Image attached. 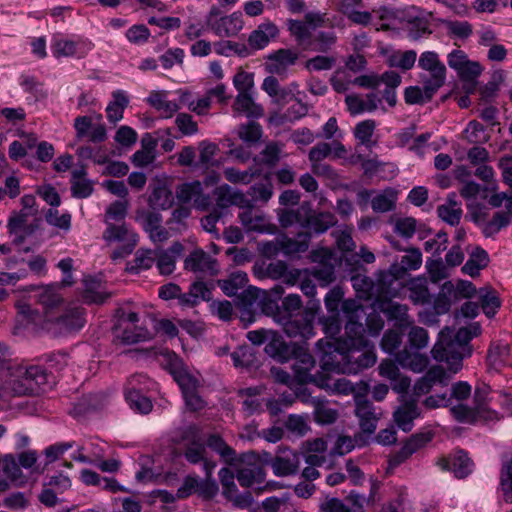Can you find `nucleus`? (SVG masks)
I'll list each match as a JSON object with an SVG mask.
<instances>
[{
	"label": "nucleus",
	"mask_w": 512,
	"mask_h": 512,
	"mask_svg": "<svg viewBox=\"0 0 512 512\" xmlns=\"http://www.w3.org/2000/svg\"><path fill=\"white\" fill-rule=\"evenodd\" d=\"M0 372L9 380L15 394H35L44 391L48 374L39 365H24L12 358L10 349L0 343Z\"/></svg>",
	"instance_id": "nucleus-1"
},
{
	"label": "nucleus",
	"mask_w": 512,
	"mask_h": 512,
	"mask_svg": "<svg viewBox=\"0 0 512 512\" xmlns=\"http://www.w3.org/2000/svg\"><path fill=\"white\" fill-rule=\"evenodd\" d=\"M479 331L478 325L463 327L457 331L450 327L443 328L431 351L433 358L446 362L452 373L458 372L462 368L463 358L471 354L469 342Z\"/></svg>",
	"instance_id": "nucleus-2"
},
{
	"label": "nucleus",
	"mask_w": 512,
	"mask_h": 512,
	"mask_svg": "<svg viewBox=\"0 0 512 512\" xmlns=\"http://www.w3.org/2000/svg\"><path fill=\"white\" fill-rule=\"evenodd\" d=\"M59 286L58 284H50L37 289L35 297L42 307V313L26 302L20 301L17 303V328L37 329L50 320L64 306V298L59 292Z\"/></svg>",
	"instance_id": "nucleus-3"
},
{
	"label": "nucleus",
	"mask_w": 512,
	"mask_h": 512,
	"mask_svg": "<svg viewBox=\"0 0 512 512\" xmlns=\"http://www.w3.org/2000/svg\"><path fill=\"white\" fill-rule=\"evenodd\" d=\"M277 216L283 228L299 225L315 234H322L337 223L333 213L316 212L309 203H303L297 208L278 209Z\"/></svg>",
	"instance_id": "nucleus-4"
},
{
	"label": "nucleus",
	"mask_w": 512,
	"mask_h": 512,
	"mask_svg": "<svg viewBox=\"0 0 512 512\" xmlns=\"http://www.w3.org/2000/svg\"><path fill=\"white\" fill-rule=\"evenodd\" d=\"M344 340L346 367L344 373L357 374L363 369L373 366L376 354L373 345L365 337V333L346 334Z\"/></svg>",
	"instance_id": "nucleus-5"
},
{
	"label": "nucleus",
	"mask_w": 512,
	"mask_h": 512,
	"mask_svg": "<svg viewBox=\"0 0 512 512\" xmlns=\"http://www.w3.org/2000/svg\"><path fill=\"white\" fill-rule=\"evenodd\" d=\"M418 67L422 70L419 81L425 87L426 98L431 99L445 84L447 69L435 51H424L418 58Z\"/></svg>",
	"instance_id": "nucleus-6"
},
{
	"label": "nucleus",
	"mask_w": 512,
	"mask_h": 512,
	"mask_svg": "<svg viewBox=\"0 0 512 512\" xmlns=\"http://www.w3.org/2000/svg\"><path fill=\"white\" fill-rule=\"evenodd\" d=\"M85 323L84 308L70 303L58 310L40 329L46 330L54 336H65L78 332Z\"/></svg>",
	"instance_id": "nucleus-7"
},
{
	"label": "nucleus",
	"mask_w": 512,
	"mask_h": 512,
	"mask_svg": "<svg viewBox=\"0 0 512 512\" xmlns=\"http://www.w3.org/2000/svg\"><path fill=\"white\" fill-rule=\"evenodd\" d=\"M183 441L185 459L191 464L201 463L205 475H212L216 464L207 458V449L198 427L195 425L187 427L183 434Z\"/></svg>",
	"instance_id": "nucleus-8"
},
{
	"label": "nucleus",
	"mask_w": 512,
	"mask_h": 512,
	"mask_svg": "<svg viewBox=\"0 0 512 512\" xmlns=\"http://www.w3.org/2000/svg\"><path fill=\"white\" fill-rule=\"evenodd\" d=\"M102 238L107 245H119L112 253L113 259L123 258L131 254L138 242V235L125 222L106 224Z\"/></svg>",
	"instance_id": "nucleus-9"
},
{
	"label": "nucleus",
	"mask_w": 512,
	"mask_h": 512,
	"mask_svg": "<svg viewBox=\"0 0 512 512\" xmlns=\"http://www.w3.org/2000/svg\"><path fill=\"white\" fill-rule=\"evenodd\" d=\"M314 366L315 361L312 355L306 350L300 349L292 364L296 381L299 383H313L319 388L330 387L329 375L321 372H317L316 374L311 373Z\"/></svg>",
	"instance_id": "nucleus-10"
},
{
	"label": "nucleus",
	"mask_w": 512,
	"mask_h": 512,
	"mask_svg": "<svg viewBox=\"0 0 512 512\" xmlns=\"http://www.w3.org/2000/svg\"><path fill=\"white\" fill-rule=\"evenodd\" d=\"M102 115L78 116L74 119L73 127L79 140L87 139L92 143H101L107 139V130L102 122Z\"/></svg>",
	"instance_id": "nucleus-11"
},
{
	"label": "nucleus",
	"mask_w": 512,
	"mask_h": 512,
	"mask_svg": "<svg viewBox=\"0 0 512 512\" xmlns=\"http://www.w3.org/2000/svg\"><path fill=\"white\" fill-rule=\"evenodd\" d=\"M92 43L80 38H68L55 35L51 41V52L54 57L82 58L92 50Z\"/></svg>",
	"instance_id": "nucleus-12"
},
{
	"label": "nucleus",
	"mask_w": 512,
	"mask_h": 512,
	"mask_svg": "<svg viewBox=\"0 0 512 512\" xmlns=\"http://www.w3.org/2000/svg\"><path fill=\"white\" fill-rule=\"evenodd\" d=\"M355 415L358 418L361 431L371 435L377 428L382 412L367 400L364 394H357L355 396Z\"/></svg>",
	"instance_id": "nucleus-13"
},
{
	"label": "nucleus",
	"mask_w": 512,
	"mask_h": 512,
	"mask_svg": "<svg viewBox=\"0 0 512 512\" xmlns=\"http://www.w3.org/2000/svg\"><path fill=\"white\" fill-rule=\"evenodd\" d=\"M28 478L23 473L16 456L6 454L0 459V492H4L11 485L23 486Z\"/></svg>",
	"instance_id": "nucleus-14"
},
{
	"label": "nucleus",
	"mask_w": 512,
	"mask_h": 512,
	"mask_svg": "<svg viewBox=\"0 0 512 512\" xmlns=\"http://www.w3.org/2000/svg\"><path fill=\"white\" fill-rule=\"evenodd\" d=\"M282 326L288 337L309 339L314 336L313 316L305 312L293 317H278L275 321Z\"/></svg>",
	"instance_id": "nucleus-15"
},
{
	"label": "nucleus",
	"mask_w": 512,
	"mask_h": 512,
	"mask_svg": "<svg viewBox=\"0 0 512 512\" xmlns=\"http://www.w3.org/2000/svg\"><path fill=\"white\" fill-rule=\"evenodd\" d=\"M302 307V300L298 294H289L283 300L281 306L270 298L262 300V311L273 318L274 321L278 317H293L297 316Z\"/></svg>",
	"instance_id": "nucleus-16"
},
{
	"label": "nucleus",
	"mask_w": 512,
	"mask_h": 512,
	"mask_svg": "<svg viewBox=\"0 0 512 512\" xmlns=\"http://www.w3.org/2000/svg\"><path fill=\"white\" fill-rule=\"evenodd\" d=\"M300 456L288 447H279L274 459L270 461L273 473L278 477L295 475L300 468Z\"/></svg>",
	"instance_id": "nucleus-17"
},
{
	"label": "nucleus",
	"mask_w": 512,
	"mask_h": 512,
	"mask_svg": "<svg viewBox=\"0 0 512 512\" xmlns=\"http://www.w3.org/2000/svg\"><path fill=\"white\" fill-rule=\"evenodd\" d=\"M320 361L322 369V371H320L321 373L326 375H328V372L345 374L343 369L346 367L345 346H341L340 343H338V346H335L334 344L327 342L323 349Z\"/></svg>",
	"instance_id": "nucleus-18"
},
{
	"label": "nucleus",
	"mask_w": 512,
	"mask_h": 512,
	"mask_svg": "<svg viewBox=\"0 0 512 512\" xmlns=\"http://www.w3.org/2000/svg\"><path fill=\"white\" fill-rule=\"evenodd\" d=\"M170 92L166 90H153L146 98V102L160 113L164 119L172 118L183 106L178 99H169Z\"/></svg>",
	"instance_id": "nucleus-19"
},
{
	"label": "nucleus",
	"mask_w": 512,
	"mask_h": 512,
	"mask_svg": "<svg viewBox=\"0 0 512 512\" xmlns=\"http://www.w3.org/2000/svg\"><path fill=\"white\" fill-rule=\"evenodd\" d=\"M419 417L421 410L415 398L403 400L393 412V420L403 432H410L414 427V420Z\"/></svg>",
	"instance_id": "nucleus-20"
},
{
	"label": "nucleus",
	"mask_w": 512,
	"mask_h": 512,
	"mask_svg": "<svg viewBox=\"0 0 512 512\" xmlns=\"http://www.w3.org/2000/svg\"><path fill=\"white\" fill-rule=\"evenodd\" d=\"M184 268L194 273L207 274L210 276L216 275L219 271L217 260L200 248L193 250L186 257Z\"/></svg>",
	"instance_id": "nucleus-21"
},
{
	"label": "nucleus",
	"mask_w": 512,
	"mask_h": 512,
	"mask_svg": "<svg viewBox=\"0 0 512 512\" xmlns=\"http://www.w3.org/2000/svg\"><path fill=\"white\" fill-rule=\"evenodd\" d=\"M254 453L245 455V464L237 471V480L242 487H252L264 482L266 473L263 467L255 463Z\"/></svg>",
	"instance_id": "nucleus-22"
},
{
	"label": "nucleus",
	"mask_w": 512,
	"mask_h": 512,
	"mask_svg": "<svg viewBox=\"0 0 512 512\" xmlns=\"http://www.w3.org/2000/svg\"><path fill=\"white\" fill-rule=\"evenodd\" d=\"M176 197L181 203L194 202L199 210H206L210 204V198L203 195L200 181L186 182L176 188Z\"/></svg>",
	"instance_id": "nucleus-23"
},
{
	"label": "nucleus",
	"mask_w": 512,
	"mask_h": 512,
	"mask_svg": "<svg viewBox=\"0 0 512 512\" xmlns=\"http://www.w3.org/2000/svg\"><path fill=\"white\" fill-rule=\"evenodd\" d=\"M216 201V209L223 213L225 209L232 205L240 208L250 205V200L239 190L233 189L227 184L215 188L213 192Z\"/></svg>",
	"instance_id": "nucleus-24"
},
{
	"label": "nucleus",
	"mask_w": 512,
	"mask_h": 512,
	"mask_svg": "<svg viewBox=\"0 0 512 512\" xmlns=\"http://www.w3.org/2000/svg\"><path fill=\"white\" fill-rule=\"evenodd\" d=\"M342 312L347 318L346 334L365 333V327L360 320L365 316L363 306L355 299H346L342 302Z\"/></svg>",
	"instance_id": "nucleus-25"
},
{
	"label": "nucleus",
	"mask_w": 512,
	"mask_h": 512,
	"mask_svg": "<svg viewBox=\"0 0 512 512\" xmlns=\"http://www.w3.org/2000/svg\"><path fill=\"white\" fill-rule=\"evenodd\" d=\"M447 375L440 365L432 366L424 376L417 380L413 387V394L410 398L418 400L419 397L431 391L436 384H445Z\"/></svg>",
	"instance_id": "nucleus-26"
},
{
	"label": "nucleus",
	"mask_w": 512,
	"mask_h": 512,
	"mask_svg": "<svg viewBox=\"0 0 512 512\" xmlns=\"http://www.w3.org/2000/svg\"><path fill=\"white\" fill-rule=\"evenodd\" d=\"M184 250L180 242H174L168 249H156L155 261L160 274L170 275L176 267V260Z\"/></svg>",
	"instance_id": "nucleus-27"
},
{
	"label": "nucleus",
	"mask_w": 512,
	"mask_h": 512,
	"mask_svg": "<svg viewBox=\"0 0 512 512\" xmlns=\"http://www.w3.org/2000/svg\"><path fill=\"white\" fill-rule=\"evenodd\" d=\"M298 54L290 49H279L270 54L267 59L266 68L271 74L286 76L287 69L294 65Z\"/></svg>",
	"instance_id": "nucleus-28"
},
{
	"label": "nucleus",
	"mask_w": 512,
	"mask_h": 512,
	"mask_svg": "<svg viewBox=\"0 0 512 512\" xmlns=\"http://www.w3.org/2000/svg\"><path fill=\"white\" fill-rule=\"evenodd\" d=\"M381 311L385 314L388 320L394 321L395 326L400 329H406L412 326L414 320L408 314V307L405 304H400L394 301H383L380 304Z\"/></svg>",
	"instance_id": "nucleus-29"
},
{
	"label": "nucleus",
	"mask_w": 512,
	"mask_h": 512,
	"mask_svg": "<svg viewBox=\"0 0 512 512\" xmlns=\"http://www.w3.org/2000/svg\"><path fill=\"white\" fill-rule=\"evenodd\" d=\"M309 241V232L299 233L298 239L283 235L276 239L275 247L277 251L282 252L286 256H294L305 252L308 249Z\"/></svg>",
	"instance_id": "nucleus-30"
},
{
	"label": "nucleus",
	"mask_w": 512,
	"mask_h": 512,
	"mask_svg": "<svg viewBox=\"0 0 512 512\" xmlns=\"http://www.w3.org/2000/svg\"><path fill=\"white\" fill-rule=\"evenodd\" d=\"M242 208L244 210L239 213L238 217L241 224L247 231H256L260 233L268 231L269 223L264 213L255 211L251 202L249 206H244Z\"/></svg>",
	"instance_id": "nucleus-31"
},
{
	"label": "nucleus",
	"mask_w": 512,
	"mask_h": 512,
	"mask_svg": "<svg viewBox=\"0 0 512 512\" xmlns=\"http://www.w3.org/2000/svg\"><path fill=\"white\" fill-rule=\"evenodd\" d=\"M243 25L242 13L236 11L216 21L213 30L220 37H231L237 35L242 30Z\"/></svg>",
	"instance_id": "nucleus-32"
},
{
	"label": "nucleus",
	"mask_w": 512,
	"mask_h": 512,
	"mask_svg": "<svg viewBox=\"0 0 512 512\" xmlns=\"http://www.w3.org/2000/svg\"><path fill=\"white\" fill-rule=\"evenodd\" d=\"M279 33L277 26L270 22H264L255 29L248 38L250 47L254 49H263Z\"/></svg>",
	"instance_id": "nucleus-33"
},
{
	"label": "nucleus",
	"mask_w": 512,
	"mask_h": 512,
	"mask_svg": "<svg viewBox=\"0 0 512 512\" xmlns=\"http://www.w3.org/2000/svg\"><path fill=\"white\" fill-rule=\"evenodd\" d=\"M437 214L439 218L451 226L459 224L463 210L461 208V203L456 199L455 193H450L445 203L438 206Z\"/></svg>",
	"instance_id": "nucleus-34"
},
{
	"label": "nucleus",
	"mask_w": 512,
	"mask_h": 512,
	"mask_svg": "<svg viewBox=\"0 0 512 512\" xmlns=\"http://www.w3.org/2000/svg\"><path fill=\"white\" fill-rule=\"evenodd\" d=\"M487 359L489 366L495 370H499L506 365H512L509 343L503 340L492 342Z\"/></svg>",
	"instance_id": "nucleus-35"
},
{
	"label": "nucleus",
	"mask_w": 512,
	"mask_h": 512,
	"mask_svg": "<svg viewBox=\"0 0 512 512\" xmlns=\"http://www.w3.org/2000/svg\"><path fill=\"white\" fill-rule=\"evenodd\" d=\"M254 92L238 93L233 110L237 113L244 114L248 118H259L264 114L261 105L254 101Z\"/></svg>",
	"instance_id": "nucleus-36"
},
{
	"label": "nucleus",
	"mask_w": 512,
	"mask_h": 512,
	"mask_svg": "<svg viewBox=\"0 0 512 512\" xmlns=\"http://www.w3.org/2000/svg\"><path fill=\"white\" fill-rule=\"evenodd\" d=\"M489 263L488 253L481 247H473L469 251V258L462 267V272L471 277L479 275L480 271L484 269Z\"/></svg>",
	"instance_id": "nucleus-37"
},
{
	"label": "nucleus",
	"mask_w": 512,
	"mask_h": 512,
	"mask_svg": "<svg viewBox=\"0 0 512 512\" xmlns=\"http://www.w3.org/2000/svg\"><path fill=\"white\" fill-rule=\"evenodd\" d=\"M396 361L403 368H408L416 373L422 372L429 364L427 356L406 348L397 353Z\"/></svg>",
	"instance_id": "nucleus-38"
},
{
	"label": "nucleus",
	"mask_w": 512,
	"mask_h": 512,
	"mask_svg": "<svg viewBox=\"0 0 512 512\" xmlns=\"http://www.w3.org/2000/svg\"><path fill=\"white\" fill-rule=\"evenodd\" d=\"M445 468L452 471L457 478H464L473 470V462L464 451H457L448 459L443 460Z\"/></svg>",
	"instance_id": "nucleus-39"
},
{
	"label": "nucleus",
	"mask_w": 512,
	"mask_h": 512,
	"mask_svg": "<svg viewBox=\"0 0 512 512\" xmlns=\"http://www.w3.org/2000/svg\"><path fill=\"white\" fill-rule=\"evenodd\" d=\"M265 352L278 362H286L295 353V350L281 336L273 334L265 346Z\"/></svg>",
	"instance_id": "nucleus-40"
},
{
	"label": "nucleus",
	"mask_w": 512,
	"mask_h": 512,
	"mask_svg": "<svg viewBox=\"0 0 512 512\" xmlns=\"http://www.w3.org/2000/svg\"><path fill=\"white\" fill-rule=\"evenodd\" d=\"M489 393L490 387L485 384L477 386L474 393L475 407L478 409L480 416L483 417V420L486 422H491L499 419L498 413L487 407Z\"/></svg>",
	"instance_id": "nucleus-41"
},
{
	"label": "nucleus",
	"mask_w": 512,
	"mask_h": 512,
	"mask_svg": "<svg viewBox=\"0 0 512 512\" xmlns=\"http://www.w3.org/2000/svg\"><path fill=\"white\" fill-rule=\"evenodd\" d=\"M113 100L106 107V116L109 122L117 123L123 118L124 110L129 104L126 93L122 90L114 91Z\"/></svg>",
	"instance_id": "nucleus-42"
},
{
	"label": "nucleus",
	"mask_w": 512,
	"mask_h": 512,
	"mask_svg": "<svg viewBox=\"0 0 512 512\" xmlns=\"http://www.w3.org/2000/svg\"><path fill=\"white\" fill-rule=\"evenodd\" d=\"M177 93L180 94V102H182L183 106H186L190 111L197 115H206L208 113L212 101L207 94L198 99H194L192 94L186 90H178Z\"/></svg>",
	"instance_id": "nucleus-43"
},
{
	"label": "nucleus",
	"mask_w": 512,
	"mask_h": 512,
	"mask_svg": "<svg viewBox=\"0 0 512 512\" xmlns=\"http://www.w3.org/2000/svg\"><path fill=\"white\" fill-rule=\"evenodd\" d=\"M155 263V251L151 249H139L135 253L133 261L126 264V271L138 274L142 270L150 269Z\"/></svg>",
	"instance_id": "nucleus-44"
},
{
	"label": "nucleus",
	"mask_w": 512,
	"mask_h": 512,
	"mask_svg": "<svg viewBox=\"0 0 512 512\" xmlns=\"http://www.w3.org/2000/svg\"><path fill=\"white\" fill-rule=\"evenodd\" d=\"M274 193L273 184L269 180L261 181L252 185L247 194L253 206L255 204L265 205L272 198Z\"/></svg>",
	"instance_id": "nucleus-45"
},
{
	"label": "nucleus",
	"mask_w": 512,
	"mask_h": 512,
	"mask_svg": "<svg viewBox=\"0 0 512 512\" xmlns=\"http://www.w3.org/2000/svg\"><path fill=\"white\" fill-rule=\"evenodd\" d=\"M248 282V276L243 271H236L227 279L218 280V286L227 296H234L240 289H243Z\"/></svg>",
	"instance_id": "nucleus-46"
},
{
	"label": "nucleus",
	"mask_w": 512,
	"mask_h": 512,
	"mask_svg": "<svg viewBox=\"0 0 512 512\" xmlns=\"http://www.w3.org/2000/svg\"><path fill=\"white\" fill-rule=\"evenodd\" d=\"M397 193L393 188H386L371 199V207L375 212L384 213L394 209Z\"/></svg>",
	"instance_id": "nucleus-47"
},
{
	"label": "nucleus",
	"mask_w": 512,
	"mask_h": 512,
	"mask_svg": "<svg viewBox=\"0 0 512 512\" xmlns=\"http://www.w3.org/2000/svg\"><path fill=\"white\" fill-rule=\"evenodd\" d=\"M329 384L330 387H325V390H329L335 393L340 394H350L352 393L354 397L357 394H362V391L364 394L368 391V384L367 383H360L357 385L352 384L350 381L346 380L345 378H340L335 381L332 380V378L329 376Z\"/></svg>",
	"instance_id": "nucleus-48"
},
{
	"label": "nucleus",
	"mask_w": 512,
	"mask_h": 512,
	"mask_svg": "<svg viewBox=\"0 0 512 512\" xmlns=\"http://www.w3.org/2000/svg\"><path fill=\"white\" fill-rule=\"evenodd\" d=\"M409 299L416 305H424L430 303L431 296L425 279H413L408 286Z\"/></svg>",
	"instance_id": "nucleus-49"
},
{
	"label": "nucleus",
	"mask_w": 512,
	"mask_h": 512,
	"mask_svg": "<svg viewBox=\"0 0 512 512\" xmlns=\"http://www.w3.org/2000/svg\"><path fill=\"white\" fill-rule=\"evenodd\" d=\"M453 294V283L451 281L445 282L442 285L440 292L433 300V309L437 315H442L449 311Z\"/></svg>",
	"instance_id": "nucleus-50"
},
{
	"label": "nucleus",
	"mask_w": 512,
	"mask_h": 512,
	"mask_svg": "<svg viewBox=\"0 0 512 512\" xmlns=\"http://www.w3.org/2000/svg\"><path fill=\"white\" fill-rule=\"evenodd\" d=\"M483 67L477 61H468L457 72L458 77L464 82L469 84L467 91L472 92L475 88L476 79L482 74Z\"/></svg>",
	"instance_id": "nucleus-51"
},
{
	"label": "nucleus",
	"mask_w": 512,
	"mask_h": 512,
	"mask_svg": "<svg viewBox=\"0 0 512 512\" xmlns=\"http://www.w3.org/2000/svg\"><path fill=\"white\" fill-rule=\"evenodd\" d=\"M287 26L290 34L299 45L307 47L311 44V29L307 23L300 20L289 19Z\"/></svg>",
	"instance_id": "nucleus-52"
},
{
	"label": "nucleus",
	"mask_w": 512,
	"mask_h": 512,
	"mask_svg": "<svg viewBox=\"0 0 512 512\" xmlns=\"http://www.w3.org/2000/svg\"><path fill=\"white\" fill-rule=\"evenodd\" d=\"M16 460L18 461L21 469L28 470L31 474L40 475L44 472L45 467L38 464V453L36 450L27 449L21 451Z\"/></svg>",
	"instance_id": "nucleus-53"
},
{
	"label": "nucleus",
	"mask_w": 512,
	"mask_h": 512,
	"mask_svg": "<svg viewBox=\"0 0 512 512\" xmlns=\"http://www.w3.org/2000/svg\"><path fill=\"white\" fill-rule=\"evenodd\" d=\"M149 202L154 208L168 209L173 204L172 192L166 186L158 185L153 189Z\"/></svg>",
	"instance_id": "nucleus-54"
},
{
	"label": "nucleus",
	"mask_w": 512,
	"mask_h": 512,
	"mask_svg": "<svg viewBox=\"0 0 512 512\" xmlns=\"http://www.w3.org/2000/svg\"><path fill=\"white\" fill-rule=\"evenodd\" d=\"M45 221L53 226L62 230L63 232H68L71 229V214L69 212H64L60 214L57 208H49L45 212Z\"/></svg>",
	"instance_id": "nucleus-55"
},
{
	"label": "nucleus",
	"mask_w": 512,
	"mask_h": 512,
	"mask_svg": "<svg viewBox=\"0 0 512 512\" xmlns=\"http://www.w3.org/2000/svg\"><path fill=\"white\" fill-rule=\"evenodd\" d=\"M145 392H125V399L130 408L142 414H147L152 410L151 400L144 395Z\"/></svg>",
	"instance_id": "nucleus-56"
},
{
	"label": "nucleus",
	"mask_w": 512,
	"mask_h": 512,
	"mask_svg": "<svg viewBox=\"0 0 512 512\" xmlns=\"http://www.w3.org/2000/svg\"><path fill=\"white\" fill-rule=\"evenodd\" d=\"M219 151L218 145L207 140L199 143V161L195 163V168L208 169L214 161V157Z\"/></svg>",
	"instance_id": "nucleus-57"
},
{
	"label": "nucleus",
	"mask_w": 512,
	"mask_h": 512,
	"mask_svg": "<svg viewBox=\"0 0 512 512\" xmlns=\"http://www.w3.org/2000/svg\"><path fill=\"white\" fill-rule=\"evenodd\" d=\"M233 364L236 368H249L256 362L253 349L247 345L238 347L231 353Z\"/></svg>",
	"instance_id": "nucleus-58"
},
{
	"label": "nucleus",
	"mask_w": 512,
	"mask_h": 512,
	"mask_svg": "<svg viewBox=\"0 0 512 512\" xmlns=\"http://www.w3.org/2000/svg\"><path fill=\"white\" fill-rule=\"evenodd\" d=\"M309 401L315 408L314 414L317 422L322 424H330L336 421L338 416L336 410L327 407L319 398L313 397Z\"/></svg>",
	"instance_id": "nucleus-59"
},
{
	"label": "nucleus",
	"mask_w": 512,
	"mask_h": 512,
	"mask_svg": "<svg viewBox=\"0 0 512 512\" xmlns=\"http://www.w3.org/2000/svg\"><path fill=\"white\" fill-rule=\"evenodd\" d=\"M223 174L226 180L233 184H248L257 176L258 172L252 168L241 171L234 167H226L223 170Z\"/></svg>",
	"instance_id": "nucleus-60"
},
{
	"label": "nucleus",
	"mask_w": 512,
	"mask_h": 512,
	"mask_svg": "<svg viewBox=\"0 0 512 512\" xmlns=\"http://www.w3.org/2000/svg\"><path fill=\"white\" fill-rule=\"evenodd\" d=\"M262 89L276 102L285 101L286 98L291 94V91L282 88L278 80L274 76H268L262 83Z\"/></svg>",
	"instance_id": "nucleus-61"
},
{
	"label": "nucleus",
	"mask_w": 512,
	"mask_h": 512,
	"mask_svg": "<svg viewBox=\"0 0 512 512\" xmlns=\"http://www.w3.org/2000/svg\"><path fill=\"white\" fill-rule=\"evenodd\" d=\"M417 60V53L415 50H407L398 52L389 57V65L391 67L401 68L402 70H410L414 67Z\"/></svg>",
	"instance_id": "nucleus-62"
},
{
	"label": "nucleus",
	"mask_w": 512,
	"mask_h": 512,
	"mask_svg": "<svg viewBox=\"0 0 512 512\" xmlns=\"http://www.w3.org/2000/svg\"><path fill=\"white\" fill-rule=\"evenodd\" d=\"M127 209V201L118 200L111 203L106 209L104 223L124 222L127 215Z\"/></svg>",
	"instance_id": "nucleus-63"
},
{
	"label": "nucleus",
	"mask_w": 512,
	"mask_h": 512,
	"mask_svg": "<svg viewBox=\"0 0 512 512\" xmlns=\"http://www.w3.org/2000/svg\"><path fill=\"white\" fill-rule=\"evenodd\" d=\"M429 440L430 438L424 434L411 436L398 452L399 460L403 461L409 458Z\"/></svg>",
	"instance_id": "nucleus-64"
}]
</instances>
